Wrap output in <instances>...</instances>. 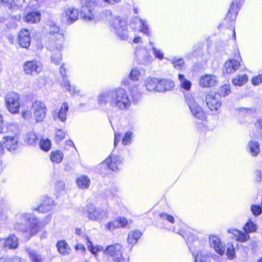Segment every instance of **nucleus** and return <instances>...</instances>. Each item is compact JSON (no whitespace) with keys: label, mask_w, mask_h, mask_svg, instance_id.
Masks as SVG:
<instances>
[{"label":"nucleus","mask_w":262,"mask_h":262,"mask_svg":"<svg viewBox=\"0 0 262 262\" xmlns=\"http://www.w3.org/2000/svg\"><path fill=\"white\" fill-rule=\"evenodd\" d=\"M56 246L58 252L61 254L66 253V242L64 240L59 241L57 242Z\"/></svg>","instance_id":"nucleus-43"},{"label":"nucleus","mask_w":262,"mask_h":262,"mask_svg":"<svg viewBox=\"0 0 262 262\" xmlns=\"http://www.w3.org/2000/svg\"><path fill=\"white\" fill-rule=\"evenodd\" d=\"M32 112L28 109L21 112V116L25 119H28L32 117Z\"/></svg>","instance_id":"nucleus-54"},{"label":"nucleus","mask_w":262,"mask_h":262,"mask_svg":"<svg viewBox=\"0 0 262 262\" xmlns=\"http://www.w3.org/2000/svg\"><path fill=\"white\" fill-rule=\"evenodd\" d=\"M251 210L255 215H258L261 212V208L258 205H253L251 207Z\"/></svg>","instance_id":"nucleus-50"},{"label":"nucleus","mask_w":262,"mask_h":262,"mask_svg":"<svg viewBox=\"0 0 262 262\" xmlns=\"http://www.w3.org/2000/svg\"><path fill=\"white\" fill-rule=\"evenodd\" d=\"M132 134L133 133L131 132H127L125 133L122 140L123 145H126L131 143Z\"/></svg>","instance_id":"nucleus-41"},{"label":"nucleus","mask_w":262,"mask_h":262,"mask_svg":"<svg viewBox=\"0 0 262 262\" xmlns=\"http://www.w3.org/2000/svg\"><path fill=\"white\" fill-rule=\"evenodd\" d=\"M98 0H80L81 5L80 15L85 20L94 19V7L98 4Z\"/></svg>","instance_id":"nucleus-4"},{"label":"nucleus","mask_w":262,"mask_h":262,"mask_svg":"<svg viewBox=\"0 0 262 262\" xmlns=\"http://www.w3.org/2000/svg\"><path fill=\"white\" fill-rule=\"evenodd\" d=\"M97 100L98 105L105 110H127L131 104L127 91L120 88L100 93Z\"/></svg>","instance_id":"nucleus-1"},{"label":"nucleus","mask_w":262,"mask_h":262,"mask_svg":"<svg viewBox=\"0 0 262 262\" xmlns=\"http://www.w3.org/2000/svg\"><path fill=\"white\" fill-rule=\"evenodd\" d=\"M31 109L36 122H40L43 120L47 115V108L43 101H34L32 102Z\"/></svg>","instance_id":"nucleus-6"},{"label":"nucleus","mask_w":262,"mask_h":262,"mask_svg":"<svg viewBox=\"0 0 262 262\" xmlns=\"http://www.w3.org/2000/svg\"><path fill=\"white\" fill-rule=\"evenodd\" d=\"M121 137V135L119 133L115 134V138H114V146H116L117 143L120 141Z\"/></svg>","instance_id":"nucleus-59"},{"label":"nucleus","mask_w":262,"mask_h":262,"mask_svg":"<svg viewBox=\"0 0 262 262\" xmlns=\"http://www.w3.org/2000/svg\"><path fill=\"white\" fill-rule=\"evenodd\" d=\"M65 137V133L64 131L61 129H58L56 130L55 135V140L56 142H59L62 140Z\"/></svg>","instance_id":"nucleus-42"},{"label":"nucleus","mask_w":262,"mask_h":262,"mask_svg":"<svg viewBox=\"0 0 262 262\" xmlns=\"http://www.w3.org/2000/svg\"><path fill=\"white\" fill-rule=\"evenodd\" d=\"M78 17L77 10L74 8H69L67 10V25H71L77 20Z\"/></svg>","instance_id":"nucleus-24"},{"label":"nucleus","mask_w":262,"mask_h":262,"mask_svg":"<svg viewBox=\"0 0 262 262\" xmlns=\"http://www.w3.org/2000/svg\"><path fill=\"white\" fill-rule=\"evenodd\" d=\"M226 255L229 259H232L235 258V254L234 248L232 245L227 248Z\"/></svg>","instance_id":"nucleus-45"},{"label":"nucleus","mask_w":262,"mask_h":262,"mask_svg":"<svg viewBox=\"0 0 262 262\" xmlns=\"http://www.w3.org/2000/svg\"><path fill=\"white\" fill-rule=\"evenodd\" d=\"M255 175V180L257 182H260L261 179V173L260 170H257L254 172Z\"/></svg>","instance_id":"nucleus-60"},{"label":"nucleus","mask_w":262,"mask_h":262,"mask_svg":"<svg viewBox=\"0 0 262 262\" xmlns=\"http://www.w3.org/2000/svg\"><path fill=\"white\" fill-rule=\"evenodd\" d=\"M262 82V74L254 77L252 79V83L254 85H257Z\"/></svg>","instance_id":"nucleus-53"},{"label":"nucleus","mask_w":262,"mask_h":262,"mask_svg":"<svg viewBox=\"0 0 262 262\" xmlns=\"http://www.w3.org/2000/svg\"><path fill=\"white\" fill-rule=\"evenodd\" d=\"M171 63L177 70H181L184 65V61L182 58H174L171 60Z\"/></svg>","instance_id":"nucleus-39"},{"label":"nucleus","mask_w":262,"mask_h":262,"mask_svg":"<svg viewBox=\"0 0 262 262\" xmlns=\"http://www.w3.org/2000/svg\"><path fill=\"white\" fill-rule=\"evenodd\" d=\"M67 90H68L72 96L81 95L80 90L78 89L75 86L70 85L69 82H67Z\"/></svg>","instance_id":"nucleus-36"},{"label":"nucleus","mask_w":262,"mask_h":262,"mask_svg":"<svg viewBox=\"0 0 262 262\" xmlns=\"http://www.w3.org/2000/svg\"><path fill=\"white\" fill-rule=\"evenodd\" d=\"M206 103L211 111H217L221 106V97L219 94L211 92L206 97Z\"/></svg>","instance_id":"nucleus-11"},{"label":"nucleus","mask_w":262,"mask_h":262,"mask_svg":"<svg viewBox=\"0 0 262 262\" xmlns=\"http://www.w3.org/2000/svg\"><path fill=\"white\" fill-rule=\"evenodd\" d=\"M185 99L192 115L199 120H205L206 115L202 108L196 103L193 98L188 95L185 96Z\"/></svg>","instance_id":"nucleus-8"},{"label":"nucleus","mask_w":262,"mask_h":262,"mask_svg":"<svg viewBox=\"0 0 262 262\" xmlns=\"http://www.w3.org/2000/svg\"><path fill=\"white\" fill-rule=\"evenodd\" d=\"M67 146H69L71 148V151L73 155L76 154L77 152V149L71 140L67 141Z\"/></svg>","instance_id":"nucleus-56"},{"label":"nucleus","mask_w":262,"mask_h":262,"mask_svg":"<svg viewBox=\"0 0 262 262\" xmlns=\"http://www.w3.org/2000/svg\"><path fill=\"white\" fill-rule=\"evenodd\" d=\"M174 86L173 81L167 79H159V92H165L172 90Z\"/></svg>","instance_id":"nucleus-21"},{"label":"nucleus","mask_w":262,"mask_h":262,"mask_svg":"<svg viewBox=\"0 0 262 262\" xmlns=\"http://www.w3.org/2000/svg\"><path fill=\"white\" fill-rule=\"evenodd\" d=\"M140 77V71L137 69H133L129 74V78L133 80H138Z\"/></svg>","instance_id":"nucleus-44"},{"label":"nucleus","mask_w":262,"mask_h":262,"mask_svg":"<svg viewBox=\"0 0 262 262\" xmlns=\"http://www.w3.org/2000/svg\"><path fill=\"white\" fill-rule=\"evenodd\" d=\"M135 22L139 26L140 28V32H142L147 36L150 35L148 26L145 20L141 19L140 18H136Z\"/></svg>","instance_id":"nucleus-25"},{"label":"nucleus","mask_w":262,"mask_h":262,"mask_svg":"<svg viewBox=\"0 0 262 262\" xmlns=\"http://www.w3.org/2000/svg\"><path fill=\"white\" fill-rule=\"evenodd\" d=\"M86 239L88 248L92 254L96 255L97 253L96 248L93 246L92 243L89 240V237H86Z\"/></svg>","instance_id":"nucleus-48"},{"label":"nucleus","mask_w":262,"mask_h":262,"mask_svg":"<svg viewBox=\"0 0 262 262\" xmlns=\"http://www.w3.org/2000/svg\"><path fill=\"white\" fill-rule=\"evenodd\" d=\"M222 90L225 92L224 95H228L230 93V87L229 85H225L222 88Z\"/></svg>","instance_id":"nucleus-61"},{"label":"nucleus","mask_w":262,"mask_h":262,"mask_svg":"<svg viewBox=\"0 0 262 262\" xmlns=\"http://www.w3.org/2000/svg\"><path fill=\"white\" fill-rule=\"evenodd\" d=\"M5 105L8 111L12 114H18L20 106L19 95L15 92L8 93L5 97Z\"/></svg>","instance_id":"nucleus-3"},{"label":"nucleus","mask_w":262,"mask_h":262,"mask_svg":"<svg viewBox=\"0 0 262 262\" xmlns=\"http://www.w3.org/2000/svg\"><path fill=\"white\" fill-rule=\"evenodd\" d=\"M248 80V76L246 74L238 75L232 80V82L234 85L242 86L246 83Z\"/></svg>","instance_id":"nucleus-29"},{"label":"nucleus","mask_w":262,"mask_h":262,"mask_svg":"<svg viewBox=\"0 0 262 262\" xmlns=\"http://www.w3.org/2000/svg\"><path fill=\"white\" fill-rule=\"evenodd\" d=\"M116 35L122 40H126L128 37L126 21L120 18L114 19L111 24Z\"/></svg>","instance_id":"nucleus-7"},{"label":"nucleus","mask_w":262,"mask_h":262,"mask_svg":"<svg viewBox=\"0 0 262 262\" xmlns=\"http://www.w3.org/2000/svg\"><path fill=\"white\" fill-rule=\"evenodd\" d=\"M63 154L62 151L56 150L52 151L50 156V158L53 163H59L62 160Z\"/></svg>","instance_id":"nucleus-28"},{"label":"nucleus","mask_w":262,"mask_h":262,"mask_svg":"<svg viewBox=\"0 0 262 262\" xmlns=\"http://www.w3.org/2000/svg\"><path fill=\"white\" fill-rule=\"evenodd\" d=\"M85 210L88 214V217L92 221L101 222L106 219L108 216V211L104 209H97L92 204H87Z\"/></svg>","instance_id":"nucleus-5"},{"label":"nucleus","mask_w":262,"mask_h":262,"mask_svg":"<svg viewBox=\"0 0 262 262\" xmlns=\"http://www.w3.org/2000/svg\"><path fill=\"white\" fill-rule=\"evenodd\" d=\"M104 2L107 3L109 4L114 5L115 4L119 3L121 2V0H103Z\"/></svg>","instance_id":"nucleus-62"},{"label":"nucleus","mask_w":262,"mask_h":262,"mask_svg":"<svg viewBox=\"0 0 262 262\" xmlns=\"http://www.w3.org/2000/svg\"><path fill=\"white\" fill-rule=\"evenodd\" d=\"M30 33L27 29H21L17 35V43L23 48L28 49L31 43Z\"/></svg>","instance_id":"nucleus-15"},{"label":"nucleus","mask_w":262,"mask_h":262,"mask_svg":"<svg viewBox=\"0 0 262 262\" xmlns=\"http://www.w3.org/2000/svg\"><path fill=\"white\" fill-rule=\"evenodd\" d=\"M23 69L26 75L33 76L39 74L42 68L38 61L33 59L25 61L23 64Z\"/></svg>","instance_id":"nucleus-10"},{"label":"nucleus","mask_w":262,"mask_h":262,"mask_svg":"<svg viewBox=\"0 0 262 262\" xmlns=\"http://www.w3.org/2000/svg\"><path fill=\"white\" fill-rule=\"evenodd\" d=\"M5 154L6 149L9 151L16 150L18 146V141L14 136H5L3 134L1 136Z\"/></svg>","instance_id":"nucleus-12"},{"label":"nucleus","mask_w":262,"mask_h":262,"mask_svg":"<svg viewBox=\"0 0 262 262\" xmlns=\"http://www.w3.org/2000/svg\"><path fill=\"white\" fill-rule=\"evenodd\" d=\"M18 246V239L14 234H10L5 238L3 247L9 249H15Z\"/></svg>","instance_id":"nucleus-20"},{"label":"nucleus","mask_w":262,"mask_h":262,"mask_svg":"<svg viewBox=\"0 0 262 262\" xmlns=\"http://www.w3.org/2000/svg\"><path fill=\"white\" fill-rule=\"evenodd\" d=\"M38 141L37 136L33 132H30L27 134L26 142L29 145H35Z\"/></svg>","instance_id":"nucleus-30"},{"label":"nucleus","mask_w":262,"mask_h":262,"mask_svg":"<svg viewBox=\"0 0 262 262\" xmlns=\"http://www.w3.org/2000/svg\"><path fill=\"white\" fill-rule=\"evenodd\" d=\"M28 255L32 262H42L43 261L41 256L35 252L30 251L28 253Z\"/></svg>","instance_id":"nucleus-37"},{"label":"nucleus","mask_w":262,"mask_h":262,"mask_svg":"<svg viewBox=\"0 0 262 262\" xmlns=\"http://www.w3.org/2000/svg\"><path fill=\"white\" fill-rule=\"evenodd\" d=\"M104 253L108 255L114 262H125L122 257V246L119 244L108 246Z\"/></svg>","instance_id":"nucleus-9"},{"label":"nucleus","mask_w":262,"mask_h":262,"mask_svg":"<svg viewBox=\"0 0 262 262\" xmlns=\"http://www.w3.org/2000/svg\"><path fill=\"white\" fill-rule=\"evenodd\" d=\"M243 3L242 0H235L233 1L227 14L226 19L234 20L236 18L238 11Z\"/></svg>","instance_id":"nucleus-18"},{"label":"nucleus","mask_w":262,"mask_h":262,"mask_svg":"<svg viewBox=\"0 0 262 262\" xmlns=\"http://www.w3.org/2000/svg\"><path fill=\"white\" fill-rule=\"evenodd\" d=\"M75 249L76 251H80L82 254H84L86 251L84 246L81 244H77L75 246Z\"/></svg>","instance_id":"nucleus-57"},{"label":"nucleus","mask_w":262,"mask_h":262,"mask_svg":"<svg viewBox=\"0 0 262 262\" xmlns=\"http://www.w3.org/2000/svg\"><path fill=\"white\" fill-rule=\"evenodd\" d=\"M106 166L113 171L119 170L122 166V159L119 156L111 155L100 164L101 168Z\"/></svg>","instance_id":"nucleus-14"},{"label":"nucleus","mask_w":262,"mask_h":262,"mask_svg":"<svg viewBox=\"0 0 262 262\" xmlns=\"http://www.w3.org/2000/svg\"><path fill=\"white\" fill-rule=\"evenodd\" d=\"M255 126L257 127L262 128V119H259L255 123Z\"/></svg>","instance_id":"nucleus-64"},{"label":"nucleus","mask_w":262,"mask_h":262,"mask_svg":"<svg viewBox=\"0 0 262 262\" xmlns=\"http://www.w3.org/2000/svg\"><path fill=\"white\" fill-rule=\"evenodd\" d=\"M178 77L180 81L181 87L186 91L189 90L191 86V83L190 81L187 80L185 78V76L183 74H179Z\"/></svg>","instance_id":"nucleus-32"},{"label":"nucleus","mask_w":262,"mask_h":262,"mask_svg":"<svg viewBox=\"0 0 262 262\" xmlns=\"http://www.w3.org/2000/svg\"><path fill=\"white\" fill-rule=\"evenodd\" d=\"M183 236L185 238L189 248L191 249V243L194 241V237L193 236H191V237H186L185 236L183 235Z\"/></svg>","instance_id":"nucleus-58"},{"label":"nucleus","mask_w":262,"mask_h":262,"mask_svg":"<svg viewBox=\"0 0 262 262\" xmlns=\"http://www.w3.org/2000/svg\"><path fill=\"white\" fill-rule=\"evenodd\" d=\"M51 208V204L49 203V201H44L35 210L39 212L46 213L50 211Z\"/></svg>","instance_id":"nucleus-33"},{"label":"nucleus","mask_w":262,"mask_h":262,"mask_svg":"<svg viewBox=\"0 0 262 262\" xmlns=\"http://www.w3.org/2000/svg\"><path fill=\"white\" fill-rule=\"evenodd\" d=\"M142 233L138 230L131 231L128 234V243L129 244H135L141 237Z\"/></svg>","instance_id":"nucleus-27"},{"label":"nucleus","mask_w":262,"mask_h":262,"mask_svg":"<svg viewBox=\"0 0 262 262\" xmlns=\"http://www.w3.org/2000/svg\"><path fill=\"white\" fill-rule=\"evenodd\" d=\"M251 154L253 156H256L260 151L259 143L254 141H251L249 143Z\"/></svg>","instance_id":"nucleus-34"},{"label":"nucleus","mask_w":262,"mask_h":262,"mask_svg":"<svg viewBox=\"0 0 262 262\" xmlns=\"http://www.w3.org/2000/svg\"><path fill=\"white\" fill-rule=\"evenodd\" d=\"M40 148L43 151H48L51 147V142L49 139H41L39 141Z\"/></svg>","instance_id":"nucleus-35"},{"label":"nucleus","mask_w":262,"mask_h":262,"mask_svg":"<svg viewBox=\"0 0 262 262\" xmlns=\"http://www.w3.org/2000/svg\"><path fill=\"white\" fill-rule=\"evenodd\" d=\"M16 0H0V5L7 7L9 9H13L17 6Z\"/></svg>","instance_id":"nucleus-38"},{"label":"nucleus","mask_w":262,"mask_h":262,"mask_svg":"<svg viewBox=\"0 0 262 262\" xmlns=\"http://www.w3.org/2000/svg\"><path fill=\"white\" fill-rule=\"evenodd\" d=\"M118 222V226L119 227H124L127 224V221L124 217H120L116 220Z\"/></svg>","instance_id":"nucleus-52"},{"label":"nucleus","mask_w":262,"mask_h":262,"mask_svg":"<svg viewBox=\"0 0 262 262\" xmlns=\"http://www.w3.org/2000/svg\"><path fill=\"white\" fill-rule=\"evenodd\" d=\"M106 228L107 229L110 231H112L115 229L119 228L118 226V222H116V220L113 222H109L106 225Z\"/></svg>","instance_id":"nucleus-49"},{"label":"nucleus","mask_w":262,"mask_h":262,"mask_svg":"<svg viewBox=\"0 0 262 262\" xmlns=\"http://www.w3.org/2000/svg\"><path fill=\"white\" fill-rule=\"evenodd\" d=\"M244 230L247 233H244L236 229H229L228 232L231 233L237 241L245 242L250 238L248 233L255 232L256 230V226L250 221L246 224L244 227Z\"/></svg>","instance_id":"nucleus-2"},{"label":"nucleus","mask_w":262,"mask_h":262,"mask_svg":"<svg viewBox=\"0 0 262 262\" xmlns=\"http://www.w3.org/2000/svg\"><path fill=\"white\" fill-rule=\"evenodd\" d=\"M57 117L61 121L66 120V104L63 103L57 113Z\"/></svg>","instance_id":"nucleus-40"},{"label":"nucleus","mask_w":262,"mask_h":262,"mask_svg":"<svg viewBox=\"0 0 262 262\" xmlns=\"http://www.w3.org/2000/svg\"><path fill=\"white\" fill-rule=\"evenodd\" d=\"M209 243L210 246L213 248L217 253L220 255L224 253L225 246L220 237L215 235H210L209 236Z\"/></svg>","instance_id":"nucleus-16"},{"label":"nucleus","mask_w":262,"mask_h":262,"mask_svg":"<svg viewBox=\"0 0 262 262\" xmlns=\"http://www.w3.org/2000/svg\"><path fill=\"white\" fill-rule=\"evenodd\" d=\"M160 216L162 219L166 220L171 223H173L174 222V219L173 217L166 213H161L160 214Z\"/></svg>","instance_id":"nucleus-51"},{"label":"nucleus","mask_w":262,"mask_h":262,"mask_svg":"<svg viewBox=\"0 0 262 262\" xmlns=\"http://www.w3.org/2000/svg\"><path fill=\"white\" fill-rule=\"evenodd\" d=\"M152 53L155 55L156 58L161 60L164 57V55L163 52L160 50L157 49L155 47H152Z\"/></svg>","instance_id":"nucleus-47"},{"label":"nucleus","mask_w":262,"mask_h":262,"mask_svg":"<svg viewBox=\"0 0 262 262\" xmlns=\"http://www.w3.org/2000/svg\"><path fill=\"white\" fill-rule=\"evenodd\" d=\"M130 92L133 97H137V98L142 94V92L141 91L138 86H135L131 88L130 89Z\"/></svg>","instance_id":"nucleus-46"},{"label":"nucleus","mask_w":262,"mask_h":262,"mask_svg":"<svg viewBox=\"0 0 262 262\" xmlns=\"http://www.w3.org/2000/svg\"><path fill=\"white\" fill-rule=\"evenodd\" d=\"M40 13L38 11H31L24 16V20L28 24H35L40 20Z\"/></svg>","instance_id":"nucleus-22"},{"label":"nucleus","mask_w":262,"mask_h":262,"mask_svg":"<svg viewBox=\"0 0 262 262\" xmlns=\"http://www.w3.org/2000/svg\"><path fill=\"white\" fill-rule=\"evenodd\" d=\"M218 81V78L215 75L205 74L201 77L199 83L203 88H210L216 85Z\"/></svg>","instance_id":"nucleus-17"},{"label":"nucleus","mask_w":262,"mask_h":262,"mask_svg":"<svg viewBox=\"0 0 262 262\" xmlns=\"http://www.w3.org/2000/svg\"><path fill=\"white\" fill-rule=\"evenodd\" d=\"M152 57L150 55H147L145 57V58H144V62L145 63H147L149 62H151V60H152Z\"/></svg>","instance_id":"nucleus-63"},{"label":"nucleus","mask_w":262,"mask_h":262,"mask_svg":"<svg viewBox=\"0 0 262 262\" xmlns=\"http://www.w3.org/2000/svg\"><path fill=\"white\" fill-rule=\"evenodd\" d=\"M90 184L91 181L86 176H82L77 179V184L81 189L88 188Z\"/></svg>","instance_id":"nucleus-26"},{"label":"nucleus","mask_w":262,"mask_h":262,"mask_svg":"<svg viewBox=\"0 0 262 262\" xmlns=\"http://www.w3.org/2000/svg\"><path fill=\"white\" fill-rule=\"evenodd\" d=\"M2 134H3V129L2 128H0V158H2L5 155L3 141L1 138Z\"/></svg>","instance_id":"nucleus-55"},{"label":"nucleus","mask_w":262,"mask_h":262,"mask_svg":"<svg viewBox=\"0 0 262 262\" xmlns=\"http://www.w3.org/2000/svg\"><path fill=\"white\" fill-rule=\"evenodd\" d=\"M29 224L23 232L28 237H31L39 232L44 226L42 225L36 218H29Z\"/></svg>","instance_id":"nucleus-13"},{"label":"nucleus","mask_w":262,"mask_h":262,"mask_svg":"<svg viewBox=\"0 0 262 262\" xmlns=\"http://www.w3.org/2000/svg\"><path fill=\"white\" fill-rule=\"evenodd\" d=\"M144 85L147 91L159 92V79L155 77H148L145 80Z\"/></svg>","instance_id":"nucleus-19"},{"label":"nucleus","mask_w":262,"mask_h":262,"mask_svg":"<svg viewBox=\"0 0 262 262\" xmlns=\"http://www.w3.org/2000/svg\"><path fill=\"white\" fill-rule=\"evenodd\" d=\"M239 62L234 59H230L224 64V67L227 73L234 72L239 67Z\"/></svg>","instance_id":"nucleus-23"},{"label":"nucleus","mask_w":262,"mask_h":262,"mask_svg":"<svg viewBox=\"0 0 262 262\" xmlns=\"http://www.w3.org/2000/svg\"><path fill=\"white\" fill-rule=\"evenodd\" d=\"M195 262H210V257L206 254H202V252H198L196 254L192 252Z\"/></svg>","instance_id":"nucleus-31"}]
</instances>
